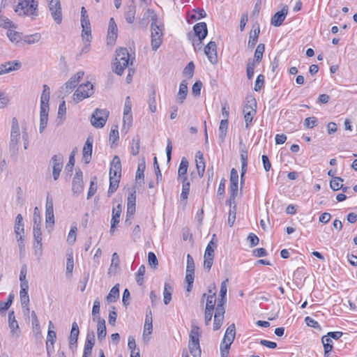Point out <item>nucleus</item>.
Instances as JSON below:
<instances>
[{
  "mask_svg": "<svg viewBox=\"0 0 357 357\" xmlns=\"http://www.w3.org/2000/svg\"><path fill=\"white\" fill-rule=\"evenodd\" d=\"M249 107L252 109L257 108V101L253 96H248L245 98V105L244 108Z\"/></svg>",
  "mask_w": 357,
  "mask_h": 357,
  "instance_id": "obj_61",
  "label": "nucleus"
},
{
  "mask_svg": "<svg viewBox=\"0 0 357 357\" xmlns=\"http://www.w3.org/2000/svg\"><path fill=\"white\" fill-rule=\"evenodd\" d=\"M84 75V71H79L78 73L73 75L70 78V79L65 83V89H74L77 86L81 79H82Z\"/></svg>",
  "mask_w": 357,
  "mask_h": 357,
  "instance_id": "obj_22",
  "label": "nucleus"
},
{
  "mask_svg": "<svg viewBox=\"0 0 357 357\" xmlns=\"http://www.w3.org/2000/svg\"><path fill=\"white\" fill-rule=\"evenodd\" d=\"M93 91H75L73 96V100L75 103H77L84 98L90 97L93 95Z\"/></svg>",
  "mask_w": 357,
  "mask_h": 357,
  "instance_id": "obj_29",
  "label": "nucleus"
},
{
  "mask_svg": "<svg viewBox=\"0 0 357 357\" xmlns=\"http://www.w3.org/2000/svg\"><path fill=\"white\" fill-rule=\"evenodd\" d=\"M231 344L229 342L223 343V341H222L220 348L221 357L228 356Z\"/></svg>",
  "mask_w": 357,
  "mask_h": 357,
  "instance_id": "obj_62",
  "label": "nucleus"
},
{
  "mask_svg": "<svg viewBox=\"0 0 357 357\" xmlns=\"http://www.w3.org/2000/svg\"><path fill=\"white\" fill-rule=\"evenodd\" d=\"M241 169H243V172L245 169H247L248 167V152L246 150L241 149Z\"/></svg>",
  "mask_w": 357,
  "mask_h": 357,
  "instance_id": "obj_63",
  "label": "nucleus"
},
{
  "mask_svg": "<svg viewBox=\"0 0 357 357\" xmlns=\"http://www.w3.org/2000/svg\"><path fill=\"white\" fill-rule=\"evenodd\" d=\"M196 167L197 169L205 170V162L204 155L201 151H197L195 154Z\"/></svg>",
  "mask_w": 357,
  "mask_h": 357,
  "instance_id": "obj_49",
  "label": "nucleus"
},
{
  "mask_svg": "<svg viewBox=\"0 0 357 357\" xmlns=\"http://www.w3.org/2000/svg\"><path fill=\"white\" fill-rule=\"evenodd\" d=\"M14 299V295L10 294L7 298L6 302H0V314H3L12 305Z\"/></svg>",
  "mask_w": 357,
  "mask_h": 357,
  "instance_id": "obj_42",
  "label": "nucleus"
},
{
  "mask_svg": "<svg viewBox=\"0 0 357 357\" xmlns=\"http://www.w3.org/2000/svg\"><path fill=\"white\" fill-rule=\"evenodd\" d=\"M188 349L193 357H201L202 349L199 343H188Z\"/></svg>",
  "mask_w": 357,
  "mask_h": 357,
  "instance_id": "obj_38",
  "label": "nucleus"
},
{
  "mask_svg": "<svg viewBox=\"0 0 357 357\" xmlns=\"http://www.w3.org/2000/svg\"><path fill=\"white\" fill-rule=\"evenodd\" d=\"M50 93L49 91H43L40 97V128L39 131L42 133L45 129L48 121V113L50 110L49 101Z\"/></svg>",
  "mask_w": 357,
  "mask_h": 357,
  "instance_id": "obj_2",
  "label": "nucleus"
},
{
  "mask_svg": "<svg viewBox=\"0 0 357 357\" xmlns=\"http://www.w3.org/2000/svg\"><path fill=\"white\" fill-rule=\"evenodd\" d=\"M151 20V24H158V16L155 13L154 10L150 8H148L146 12L144 13L142 19L139 22V24L142 27H146L149 23V19Z\"/></svg>",
  "mask_w": 357,
  "mask_h": 357,
  "instance_id": "obj_16",
  "label": "nucleus"
},
{
  "mask_svg": "<svg viewBox=\"0 0 357 357\" xmlns=\"http://www.w3.org/2000/svg\"><path fill=\"white\" fill-rule=\"evenodd\" d=\"M194 278H195V272H193V273L186 272V275H185V282H187L186 290L188 292L191 291V290L192 289Z\"/></svg>",
  "mask_w": 357,
  "mask_h": 357,
  "instance_id": "obj_56",
  "label": "nucleus"
},
{
  "mask_svg": "<svg viewBox=\"0 0 357 357\" xmlns=\"http://www.w3.org/2000/svg\"><path fill=\"white\" fill-rule=\"evenodd\" d=\"M193 30L195 36L198 37L199 45H200L208 33L206 24L205 22L197 23L194 26Z\"/></svg>",
  "mask_w": 357,
  "mask_h": 357,
  "instance_id": "obj_17",
  "label": "nucleus"
},
{
  "mask_svg": "<svg viewBox=\"0 0 357 357\" xmlns=\"http://www.w3.org/2000/svg\"><path fill=\"white\" fill-rule=\"evenodd\" d=\"M135 57H131L126 47H120L116 50V57L113 63L114 71L117 75H122L125 68L132 65Z\"/></svg>",
  "mask_w": 357,
  "mask_h": 357,
  "instance_id": "obj_1",
  "label": "nucleus"
},
{
  "mask_svg": "<svg viewBox=\"0 0 357 357\" xmlns=\"http://www.w3.org/2000/svg\"><path fill=\"white\" fill-rule=\"evenodd\" d=\"M38 1L36 0H19L15 11L19 15L31 16L38 15Z\"/></svg>",
  "mask_w": 357,
  "mask_h": 357,
  "instance_id": "obj_3",
  "label": "nucleus"
},
{
  "mask_svg": "<svg viewBox=\"0 0 357 357\" xmlns=\"http://www.w3.org/2000/svg\"><path fill=\"white\" fill-rule=\"evenodd\" d=\"M24 231V223H23V218L21 214H18L15 219V233L16 237H18L19 235H22Z\"/></svg>",
  "mask_w": 357,
  "mask_h": 357,
  "instance_id": "obj_32",
  "label": "nucleus"
},
{
  "mask_svg": "<svg viewBox=\"0 0 357 357\" xmlns=\"http://www.w3.org/2000/svg\"><path fill=\"white\" fill-rule=\"evenodd\" d=\"M95 344V335L93 331L89 332L84 344V354L82 357H89L91 355L92 349Z\"/></svg>",
  "mask_w": 357,
  "mask_h": 357,
  "instance_id": "obj_18",
  "label": "nucleus"
},
{
  "mask_svg": "<svg viewBox=\"0 0 357 357\" xmlns=\"http://www.w3.org/2000/svg\"><path fill=\"white\" fill-rule=\"evenodd\" d=\"M172 292H173L172 287L169 283L165 282V287H164V292H163V295H164L163 301H164V303L165 305H167L170 303V301L172 300Z\"/></svg>",
  "mask_w": 357,
  "mask_h": 357,
  "instance_id": "obj_35",
  "label": "nucleus"
},
{
  "mask_svg": "<svg viewBox=\"0 0 357 357\" xmlns=\"http://www.w3.org/2000/svg\"><path fill=\"white\" fill-rule=\"evenodd\" d=\"M20 135V128L17 119L16 118H13L10 142V146L11 149H15L17 148Z\"/></svg>",
  "mask_w": 357,
  "mask_h": 357,
  "instance_id": "obj_9",
  "label": "nucleus"
},
{
  "mask_svg": "<svg viewBox=\"0 0 357 357\" xmlns=\"http://www.w3.org/2000/svg\"><path fill=\"white\" fill-rule=\"evenodd\" d=\"M195 14H192L190 15V17L193 20H199L201 18H204L206 16V13L204 9L197 8L194 10Z\"/></svg>",
  "mask_w": 357,
  "mask_h": 357,
  "instance_id": "obj_64",
  "label": "nucleus"
},
{
  "mask_svg": "<svg viewBox=\"0 0 357 357\" xmlns=\"http://www.w3.org/2000/svg\"><path fill=\"white\" fill-rule=\"evenodd\" d=\"M342 182L343 179L342 178L337 176L334 177L330 181V187L333 190L337 191L338 190H340L341 188H342Z\"/></svg>",
  "mask_w": 357,
  "mask_h": 357,
  "instance_id": "obj_50",
  "label": "nucleus"
},
{
  "mask_svg": "<svg viewBox=\"0 0 357 357\" xmlns=\"http://www.w3.org/2000/svg\"><path fill=\"white\" fill-rule=\"evenodd\" d=\"M136 6L133 2L127 6L125 11V19L128 23L132 24L135 18Z\"/></svg>",
  "mask_w": 357,
  "mask_h": 357,
  "instance_id": "obj_23",
  "label": "nucleus"
},
{
  "mask_svg": "<svg viewBox=\"0 0 357 357\" xmlns=\"http://www.w3.org/2000/svg\"><path fill=\"white\" fill-rule=\"evenodd\" d=\"M109 114V111L106 109H96L92 114L91 118L92 126L97 128H102L107 122Z\"/></svg>",
  "mask_w": 357,
  "mask_h": 357,
  "instance_id": "obj_6",
  "label": "nucleus"
},
{
  "mask_svg": "<svg viewBox=\"0 0 357 357\" xmlns=\"http://www.w3.org/2000/svg\"><path fill=\"white\" fill-rule=\"evenodd\" d=\"M225 313V312H220V310L215 312L213 323L214 331H218L221 327L223 323Z\"/></svg>",
  "mask_w": 357,
  "mask_h": 357,
  "instance_id": "obj_31",
  "label": "nucleus"
},
{
  "mask_svg": "<svg viewBox=\"0 0 357 357\" xmlns=\"http://www.w3.org/2000/svg\"><path fill=\"white\" fill-rule=\"evenodd\" d=\"M110 176L121 178V162L118 155H115L110 163L109 177Z\"/></svg>",
  "mask_w": 357,
  "mask_h": 357,
  "instance_id": "obj_12",
  "label": "nucleus"
},
{
  "mask_svg": "<svg viewBox=\"0 0 357 357\" xmlns=\"http://www.w3.org/2000/svg\"><path fill=\"white\" fill-rule=\"evenodd\" d=\"M244 119L245 122V128L248 129L252 119L256 114V109L246 107L243 109Z\"/></svg>",
  "mask_w": 357,
  "mask_h": 357,
  "instance_id": "obj_28",
  "label": "nucleus"
},
{
  "mask_svg": "<svg viewBox=\"0 0 357 357\" xmlns=\"http://www.w3.org/2000/svg\"><path fill=\"white\" fill-rule=\"evenodd\" d=\"M93 139L91 137H89L84 145L82 150L83 160L86 164L90 162L92 155Z\"/></svg>",
  "mask_w": 357,
  "mask_h": 357,
  "instance_id": "obj_13",
  "label": "nucleus"
},
{
  "mask_svg": "<svg viewBox=\"0 0 357 357\" xmlns=\"http://www.w3.org/2000/svg\"><path fill=\"white\" fill-rule=\"evenodd\" d=\"M119 298V284L114 285L106 297L107 303H114Z\"/></svg>",
  "mask_w": 357,
  "mask_h": 357,
  "instance_id": "obj_30",
  "label": "nucleus"
},
{
  "mask_svg": "<svg viewBox=\"0 0 357 357\" xmlns=\"http://www.w3.org/2000/svg\"><path fill=\"white\" fill-rule=\"evenodd\" d=\"M81 25L91 26L89 17L84 7H82L81 8Z\"/></svg>",
  "mask_w": 357,
  "mask_h": 357,
  "instance_id": "obj_58",
  "label": "nucleus"
},
{
  "mask_svg": "<svg viewBox=\"0 0 357 357\" xmlns=\"http://www.w3.org/2000/svg\"><path fill=\"white\" fill-rule=\"evenodd\" d=\"M288 13L287 6H284L283 8L275 13L272 17L271 24L275 26H280L285 20V17Z\"/></svg>",
  "mask_w": 357,
  "mask_h": 357,
  "instance_id": "obj_19",
  "label": "nucleus"
},
{
  "mask_svg": "<svg viewBox=\"0 0 357 357\" xmlns=\"http://www.w3.org/2000/svg\"><path fill=\"white\" fill-rule=\"evenodd\" d=\"M33 234L34 243H42V231L40 225L33 226Z\"/></svg>",
  "mask_w": 357,
  "mask_h": 357,
  "instance_id": "obj_46",
  "label": "nucleus"
},
{
  "mask_svg": "<svg viewBox=\"0 0 357 357\" xmlns=\"http://www.w3.org/2000/svg\"><path fill=\"white\" fill-rule=\"evenodd\" d=\"M79 334V326L77 322L74 321L72 324V328L70 331V335L69 337V344L70 347L72 348V346L74 344H77L78 337Z\"/></svg>",
  "mask_w": 357,
  "mask_h": 357,
  "instance_id": "obj_25",
  "label": "nucleus"
},
{
  "mask_svg": "<svg viewBox=\"0 0 357 357\" xmlns=\"http://www.w3.org/2000/svg\"><path fill=\"white\" fill-rule=\"evenodd\" d=\"M119 262H120V259H119V257L117 255V253L116 252L113 253L112 257L111 266L109 269V273H111L112 272L115 273L116 269L118 268L119 266Z\"/></svg>",
  "mask_w": 357,
  "mask_h": 357,
  "instance_id": "obj_51",
  "label": "nucleus"
},
{
  "mask_svg": "<svg viewBox=\"0 0 357 357\" xmlns=\"http://www.w3.org/2000/svg\"><path fill=\"white\" fill-rule=\"evenodd\" d=\"M50 163L52 166V174L54 179L56 181L63 168V156L61 154L54 155L52 157Z\"/></svg>",
  "mask_w": 357,
  "mask_h": 357,
  "instance_id": "obj_8",
  "label": "nucleus"
},
{
  "mask_svg": "<svg viewBox=\"0 0 357 357\" xmlns=\"http://www.w3.org/2000/svg\"><path fill=\"white\" fill-rule=\"evenodd\" d=\"M163 25L158 24H151V49L153 51H156L162 45L163 41V32H162Z\"/></svg>",
  "mask_w": 357,
  "mask_h": 357,
  "instance_id": "obj_4",
  "label": "nucleus"
},
{
  "mask_svg": "<svg viewBox=\"0 0 357 357\" xmlns=\"http://www.w3.org/2000/svg\"><path fill=\"white\" fill-rule=\"evenodd\" d=\"M132 114H123V128L125 129L126 128L127 130L130 128V127L132 125Z\"/></svg>",
  "mask_w": 357,
  "mask_h": 357,
  "instance_id": "obj_59",
  "label": "nucleus"
},
{
  "mask_svg": "<svg viewBox=\"0 0 357 357\" xmlns=\"http://www.w3.org/2000/svg\"><path fill=\"white\" fill-rule=\"evenodd\" d=\"M50 15L56 24L62 22V9L60 0H46Z\"/></svg>",
  "mask_w": 357,
  "mask_h": 357,
  "instance_id": "obj_5",
  "label": "nucleus"
},
{
  "mask_svg": "<svg viewBox=\"0 0 357 357\" xmlns=\"http://www.w3.org/2000/svg\"><path fill=\"white\" fill-rule=\"evenodd\" d=\"M117 25L114 18H110L109 22L108 32H107V43L112 44L115 42L117 38Z\"/></svg>",
  "mask_w": 357,
  "mask_h": 357,
  "instance_id": "obj_20",
  "label": "nucleus"
},
{
  "mask_svg": "<svg viewBox=\"0 0 357 357\" xmlns=\"http://www.w3.org/2000/svg\"><path fill=\"white\" fill-rule=\"evenodd\" d=\"M41 38L40 33H36L31 35H26L22 38L24 43L31 45L38 43Z\"/></svg>",
  "mask_w": 357,
  "mask_h": 357,
  "instance_id": "obj_44",
  "label": "nucleus"
},
{
  "mask_svg": "<svg viewBox=\"0 0 357 357\" xmlns=\"http://www.w3.org/2000/svg\"><path fill=\"white\" fill-rule=\"evenodd\" d=\"M216 292H213V294L208 295L206 298V310H210L214 311L216 298H215Z\"/></svg>",
  "mask_w": 357,
  "mask_h": 357,
  "instance_id": "obj_47",
  "label": "nucleus"
},
{
  "mask_svg": "<svg viewBox=\"0 0 357 357\" xmlns=\"http://www.w3.org/2000/svg\"><path fill=\"white\" fill-rule=\"evenodd\" d=\"M7 36L11 42L15 43L16 44L22 40V33L13 30H8Z\"/></svg>",
  "mask_w": 357,
  "mask_h": 357,
  "instance_id": "obj_40",
  "label": "nucleus"
},
{
  "mask_svg": "<svg viewBox=\"0 0 357 357\" xmlns=\"http://www.w3.org/2000/svg\"><path fill=\"white\" fill-rule=\"evenodd\" d=\"M265 50V45L263 43H260L257 45L255 55L254 59L252 61H255V63H259L263 58V54Z\"/></svg>",
  "mask_w": 357,
  "mask_h": 357,
  "instance_id": "obj_37",
  "label": "nucleus"
},
{
  "mask_svg": "<svg viewBox=\"0 0 357 357\" xmlns=\"http://www.w3.org/2000/svg\"><path fill=\"white\" fill-rule=\"evenodd\" d=\"M188 167V161L185 158L181 159L179 167L178 169V180H183L187 177V171Z\"/></svg>",
  "mask_w": 357,
  "mask_h": 357,
  "instance_id": "obj_27",
  "label": "nucleus"
},
{
  "mask_svg": "<svg viewBox=\"0 0 357 357\" xmlns=\"http://www.w3.org/2000/svg\"><path fill=\"white\" fill-rule=\"evenodd\" d=\"M236 205L234 204L233 206H231L229 211L228 216V225L230 227H232L234 224L236 220Z\"/></svg>",
  "mask_w": 357,
  "mask_h": 357,
  "instance_id": "obj_55",
  "label": "nucleus"
},
{
  "mask_svg": "<svg viewBox=\"0 0 357 357\" xmlns=\"http://www.w3.org/2000/svg\"><path fill=\"white\" fill-rule=\"evenodd\" d=\"M56 332L52 330H48L46 342V349L48 355H50V346L52 347V349H54V344L56 341Z\"/></svg>",
  "mask_w": 357,
  "mask_h": 357,
  "instance_id": "obj_34",
  "label": "nucleus"
},
{
  "mask_svg": "<svg viewBox=\"0 0 357 357\" xmlns=\"http://www.w3.org/2000/svg\"><path fill=\"white\" fill-rule=\"evenodd\" d=\"M259 32H260V30H259V27L258 26L257 29L254 30L253 34L252 33H250V38H249V41H248V44L249 48H253L255 47V45L257 44Z\"/></svg>",
  "mask_w": 357,
  "mask_h": 357,
  "instance_id": "obj_48",
  "label": "nucleus"
},
{
  "mask_svg": "<svg viewBox=\"0 0 357 357\" xmlns=\"http://www.w3.org/2000/svg\"><path fill=\"white\" fill-rule=\"evenodd\" d=\"M132 144L131 147V152L132 155H136L139 153V151L140 138L138 135H137L132 138Z\"/></svg>",
  "mask_w": 357,
  "mask_h": 357,
  "instance_id": "obj_54",
  "label": "nucleus"
},
{
  "mask_svg": "<svg viewBox=\"0 0 357 357\" xmlns=\"http://www.w3.org/2000/svg\"><path fill=\"white\" fill-rule=\"evenodd\" d=\"M9 328L10 329L11 335L14 337H18L20 335V330L19 328L18 322L13 321L11 323H8Z\"/></svg>",
  "mask_w": 357,
  "mask_h": 357,
  "instance_id": "obj_52",
  "label": "nucleus"
},
{
  "mask_svg": "<svg viewBox=\"0 0 357 357\" xmlns=\"http://www.w3.org/2000/svg\"><path fill=\"white\" fill-rule=\"evenodd\" d=\"M195 70V64L192 61H190L188 63L185 68L183 70V75L188 78H191L193 76Z\"/></svg>",
  "mask_w": 357,
  "mask_h": 357,
  "instance_id": "obj_57",
  "label": "nucleus"
},
{
  "mask_svg": "<svg viewBox=\"0 0 357 357\" xmlns=\"http://www.w3.org/2000/svg\"><path fill=\"white\" fill-rule=\"evenodd\" d=\"M146 271L144 265H141L136 273V282L139 285H142L144 282V275Z\"/></svg>",
  "mask_w": 357,
  "mask_h": 357,
  "instance_id": "obj_53",
  "label": "nucleus"
},
{
  "mask_svg": "<svg viewBox=\"0 0 357 357\" xmlns=\"http://www.w3.org/2000/svg\"><path fill=\"white\" fill-rule=\"evenodd\" d=\"M84 189V183L82 180V172L78 170L76 172L72 183V190L74 194L79 195L82 192Z\"/></svg>",
  "mask_w": 357,
  "mask_h": 357,
  "instance_id": "obj_11",
  "label": "nucleus"
},
{
  "mask_svg": "<svg viewBox=\"0 0 357 357\" xmlns=\"http://www.w3.org/2000/svg\"><path fill=\"white\" fill-rule=\"evenodd\" d=\"M321 340L324 347V357H328L329 352L331 351L333 349L332 340L327 336H324Z\"/></svg>",
  "mask_w": 357,
  "mask_h": 357,
  "instance_id": "obj_39",
  "label": "nucleus"
},
{
  "mask_svg": "<svg viewBox=\"0 0 357 357\" xmlns=\"http://www.w3.org/2000/svg\"><path fill=\"white\" fill-rule=\"evenodd\" d=\"M82 38L84 43H90L92 39L91 26H82Z\"/></svg>",
  "mask_w": 357,
  "mask_h": 357,
  "instance_id": "obj_41",
  "label": "nucleus"
},
{
  "mask_svg": "<svg viewBox=\"0 0 357 357\" xmlns=\"http://www.w3.org/2000/svg\"><path fill=\"white\" fill-rule=\"evenodd\" d=\"M236 335V327L235 324H231L226 330L224 338L222 340L223 343L229 342L232 344L234 340Z\"/></svg>",
  "mask_w": 357,
  "mask_h": 357,
  "instance_id": "obj_26",
  "label": "nucleus"
},
{
  "mask_svg": "<svg viewBox=\"0 0 357 357\" xmlns=\"http://www.w3.org/2000/svg\"><path fill=\"white\" fill-rule=\"evenodd\" d=\"M149 107L151 112L154 113L156 112V103H155V93L153 91L149 96Z\"/></svg>",
  "mask_w": 357,
  "mask_h": 357,
  "instance_id": "obj_60",
  "label": "nucleus"
},
{
  "mask_svg": "<svg viewBox=\"0 0 357 357\" xmlns=\"http://www.w3.org/2000/svg\"><path fill=\"white\" fill-rule=\"evenodd\" d=\"M119 182V178L109 177V187L107 192L109 197L117 190Z\"/></svg>",
  "mask_w": 357,
  "mask_h": 357,
  "instance_id": "obj_45",
  "label": "nucleus"
},
{
  "mask_svg": "<svg viewBox=\"0 0 357 357\" xmlns=\"http://www.w3.org/2000/svg\"><path fill=\"white\" fill-rule=\"evenodd\" d=\"M146 169V162L144 160H142L141 162L138 164L137 170L136 172V181L142 180L144 178V171Z\"/></svg>",
  "mask_w": 357,
  "mask_h": 357,
  "instance_id": "obj_43",
  "label": "nucleus"
},
{
  "mask_svg": "<svg viewBox=\"0 0 357 357\" xmlns=\"http://www.w3.org/2000/svg\"><path fill=\"white\" fill-rule=\"evenodd\" d=\"M201 336V328L197 325L195 321H192L191 324V330L189 333L188 343H199Z\"/></svg>",
  "mask_w": 357,
  "mask_h": 357,
  "instance_id": "obj_15",
  "label": "nucleus"
},
{
  "mask_svg": "<svg viewBox=\"0 0 357 357\" xmlns=\"http://www.w3.org/2000/svg\"><path fill=\"white\" fill-rule=\"evenodd\" d=\"M217 248V241H211L205 250L204 255V266L210 271L213 263L215 249Z\"/></svg>",
  "mask_w": 357,
  "mask_h": 357,
  "instance_id": "obj_7",
  "label": "nucleus"
},
{
  "mask_svg": "<svg viewBox=\"0 0 357 357\" xmlns=\"http://www.w3.org/2000/svg\"><path fill=\"white\" fill-rule=\"evenodd\" d=\"M121 211H122V206L121 204H119L116 206V207L113 208V209H112V218L111 220V228H110L111 234H113L114 232V229L120 221V216L121 214Z\"/></svg>",
  "mask_w": 357,
  "mask_h": 357,
  "instance_id": "obj_21",
  "label": "nucleus"
},
{
  "mask_svg": "<svg viewBox=\"0 0 357 357\" xmlns=\"http://www.w3.org/2000/svg\"><path fill=\"white\" fill-rule=\"evenodd\" d=\"M97 322L98 339L101 341L107 335L105 320L101 319L100 317H98Z\"/></svg>",
  "mask_w": 357,
  "mask_h": 357,
  "instance_id": "obj_24",
  "label": "nucleus"
},
{
  "mask_svg": "<svg viewBox=\"0 0 357 357\" xmlns=\"http://www.w3.org/2000/svg\"><path fill=\"white\" fill-rule=\"evenodd\" d=\"M22 63L19 61H11L6 62L0 66V75L8 73L19 70Z\"/></svg>",
  "mask_w": 357,
  "mask_h": 357,
  "instance_id": "obj_14",
  "label": "nucleus"
},
{
  "mask_svg": "<svg viewBox=\"0 0 357 357\" xmlns=\"http://www.w3.org/2000/svg\"><path fill=\"white\" fill-rule=\"evenodd\" d=\"M180 181L182 183V192L181 194V200H185L188 199L190 192V183L188 180V178H184L183 180Z\"/></svg>",
  "mask_w": 357,
  "mask_h": 357,
  "instance_id": "obj_33",
  "label": "nucleus"
},
{
  "mask_svg": "<svg viewBox=\"0 0 357 357\" xmlns=\"http://www.w3.org/2000/svg\"><path fill=\"white\" fill-rule=\"evenodd\" d=\"M204 53L212 64L218 63L217 45L214 41H210L204 47Z\"/></svg>",
  "mask_w": 357,
  "mask_h": 357,
  "instance_id": "obj_10",
  "label": "nucleus"
},
{
  "mask_svg": "<svg viewBox=\"0 0 357 357\" xmlns=\"http://www.w3.org/2000/svg\"><path fill=\"white\" fill-rule=\"evenodd\" d=\"M228 119H222L219 126V138L222 142L225 140L228 128Z\"/></svg>",
  "mask_w": 357,
  "mask_h": 357,
  "instance_id": "obj_36",
  "label": "nucleus"
}]
</instances>
